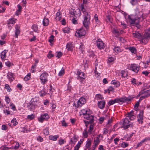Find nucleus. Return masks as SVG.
Wrapping results in <instances>:
<instances>
[{
    "instance_id": "nucleus-1",
    "label": "nucleus",
    "mask_w": 150,
    "mask_h": 150,
    "mask_svg": "<svg viewBox=\"0 0 150 150\" xmlns=\"http://www.w3.org/2000/svg\"><path fill=\"white\" fill-rule=\"evenodd\" d=\"M83 23L84 26L86 29L87 30L89 28V25L90 24V20L91 19L90 13L88 12L83 13Z\"/></svg>"
},
{
    "instance_id": "nucleus-2",
    "label": "nucleus",
    "mask_w": 150,
    "mask_h": 150,
    "mask_svg": "<svg viewBox=\"0 0 150 150\" xmlns=\"http://www.w3.org/2000/svg\"><path fill=\"white\" fill-rule=\"evenodd\" d=\"M140 17L135 16L134 15L129 16L128 18L129 19V21L131 24H135L136 25H138L139 23V20Z\"/></svg>"
},
{
    "instance_id": "nucleus-3",
    "label": "nucleus",
    "mask_w": 150,
    "mask_h": 150,
    "mask_svg": "<svg viewBox=\"0 0 150 150\" xmlns=\"http://www.w3.org/2000/svg\"><path fill=\"white\" fill-rule=\"evenodd\" d=\"M140 94H142V96L140 97L139 99V102L150 96V89L146 91H144V90H142L141 91Z\"/></svg>"
},
{
    "instance_id": "nucleus-4",
    "label": "nucleus",
    "mask_w": 150,
    "mask_h": 150,
    "mask_svg": "<svg viewBox=\"0 0 150 150\" xmlns=\"http://www.w3.org/2000/svg\"><path fill=\"white\" fill-rule=\"evenodd\" d=\"M129 121L127 118H125L123 120L122 122L120 123L122 124V127L124 129H126L129 127H132L133 126L132 124H129Z\"/></svg>"
},
{
    "instance_id": "nucleus-5",
    "label": "nucleus",
    "mask_w": 150,
    "mask_h": 150,
    "mask_svg": "<svg viewBox=\"0 0 150 150\" xmlns=\"http://www.w3.org/2000/svg\"><path fill=\"white\" fill-rule=\"evenodd\" d=\"M150 37V33L148 31L145 33L144 35L141 38L142 42L143 44H146L148 41L149 38Z\"/></svg>"
},
{
    "instance_id": "nucleus-6",
    "label": "nucleus",
    "mask_w": 150,
    "mask_h": 150,
    "mask_svg": "<svg viewBox=\"0 0 150 150\" xmlns=\"http://www.w3.org/2000/svg\"><path fill=\"white\" fill-rule=\"evenodd\" d=\"M86 33L85 30L83 28L77 30L75 33V35L78 38H81L84 36Z\"/></svg>"
},
{
    "instance_id": "nucleus-7",
    "label": "nucleus",
    "mask_w": 150,
    "mask_h": 150,
    "mask_svg": "<svg viewBox=\"0 0 150 150\" xmlns=\"http://www.w3.org/2000/svg\"><path fill=\"white\" fill-rule=\"evenodd\" d=\"M48 74L46 72H44L40 76V79L41 81V83L43 84H44L47 81V77Z\"/></svg>"
},
{
    "instance_id": "nucleus-8",
    "label": "nucleus",
    "mask_w": 150,
    "mask_h": 150,
    "mask_svg": "<svg viewBox=\"0 0 150 150\" xmlns=\"http://www.w3.org/2000/svg\"><path fill=\"white\" fill-rule=\"evenodd\" d=\"M49 118V116L47 113H43L38 118V120L39 122L42 123L43 121L47 120Z\"/></svg>"
},
{
    "instance_id": "nucleus-9",
    "label": "nucleus",
    "mask_w": 150,
    "mask_h": 150,
    "mask_svg": "<svg viewBox=\"0 0 150 150\" xmlns=\"http://www.w3.org/2000/svg\"><path fill=\"white\" fill-rule=\"evenodd\" d=\"M16 19L12 18L7 21V25L10 29L12 28V26L16 23Z\"/></svg>"
},
{
    "instance_id": "nucleus-10",
    "label": "nucleus",
    "mask_w": 150,
    "mask_h": 150,
    "mask_svg": "<svg viewBox=\"0 0 150 150\" xmlns=\"http://www.w3.org/2000/svg\"><path fill=\"white\" fill-rule=\"evenodd\" d=\"M86 103V100L85 98L81 97L77 102V105H76L75 103H74V105L77 107H81Z\"/></svg>"
},
{
    "instance_id": "nucleus-11",
    "label": "nucleus",
    "mask_w": 150,
    "mask_h": 150,
    "mask_svg": "<svg viewBox=\"0 0 150 150\" xmlns=\"http://www.w3.org/2000/svg\"><path fill=\"white\" fill-rule=\"evenodd\" d=\"M128 67L129 69L136 73H138L139 69V67L135 64H131Z\"/></svg>"
},
{
    "instance_id": "nucleus-12",
    "label": "nucleus",
    "mask_w": 150,
    "mask_h": 150,
    "mask_svg": "<svg viewBox=\"0 0 150 150\" xmlns=\"http://www.w3.org/2000/svg\"><path fill=\"white\" fill-rule=\"evenodd\" d=\"M96 42V45L99 49L101 50L104 48L105 47L104 43L100 39H98Z\"/></svg>"
},
{
    "instance_id": "nucleus-13",
    "label": "nucleus",
    "mask_w": 150,
    "mask_h": 150,
    "mask_svg": "<svg viewBox=\"0 0 150 150\" xmlns=\"http://www.w3.org/2000/svg\"><path fill=\"white\" fill-rule=\"evenodd\" d=\"M76 75L78 76V79L80 80L83 81L85 79V74L81 70L77 71Z\"/></svg>"
},
{
    "instance_id": "nucleus-14",
    "label": "nucleus",
    "mask_w": 150,
    "mask_h": 150,
    "mask_svg": "<svg viewBox=\"0 0 150 150\" xmlns=\"http://www.w3.org/2000/svg\"><path fill=\"white\" fill-rule=\"evenodd\" d=\"M112 32L115 35V36L117 37L120 34L123 33V31L122 30H119L117 28H114L112 30Z\"/></svg>"
},
{
    "instance_id": "nucleus-15",
    "label": "nucleus",
    "mask_w": 150,
    "mask_h": 150,
    "mask_svg": "<svg viewBox=\"0 0 150 150\" xmlns=\"http://www.w3.org/2000/svg\"><path fill=\"white\" fill-rule=\"evenodd\" d=\"M85 119L89 120V122L92 123L94 120V116L91 114V113H88L87 115H85L84 117Z\"/></svg>"
},
{
    "instance_id": "nucleus-16",
    "label": "nucleus",
    "mask_w": 150,
    "mask_h": 150,
    "mask_svg": "<svg viewBox=\"0 0 150 150\" xmlns=\"http://www.w3.org/2000/svg\"><path fill=\"white\" fill-rule=\"evenodd\" d=\"M129 100V99L127 98L124 97L120 98H117L115 99V101L116 103L121 104L123 103L126 102L127 101Z\"/></svg>"
},
{
    "instance_id": "nucleus-17",
    "label": "nucleus",
    "mask_w": 150,
    "mask_h": 150,
    "mask_svg": "<svg viewBox=\"0 0 150 150\" xmlns=\"http://www.w3.org/2000/svg\"><path fill=\"white\" fill-rule=\"evenodd\" d=\"M100 142L99 137H96L94 139L93 144L92 146L94 147V149H95L99 144Z\"/></svg>"
},
{
    "instance_id": "nucleus-18",
    "label": "nucleus",
    "mask_w": 150,
    "mask_h": 150,
    "mask_svg": "<svg viewBox=\"0 0 150 150\" xmlns=\"http://www.w3.org/2000/svg\"><path fill=\"white\" fill-rule=\"evenodd\" d=\"M143 111H141L137 117V121L139 123L142 124L143 123Z\"/></svg>"
},
{
    "instance_id": "nucleus-19",
    "label": "nucleus",
    "mask_w": 150,
    "mask_h": 150,
    "mask_svg": "<svg viewBox=\"0 0 150 150\" xmlns=\"http://www.w3.org/2000/svg\"><path fill=\"white\" fill-rule=\"evenodd\" d=\"M74 47V46L72 42H70L67 43L66 48L68 50L72 51Z\"/></svg>"
},
{
    "instance_id": "nucleus-20",
    "label": "nucleus",
    "mask_w": 150,
    "mask_h": 150,
    "mask_svg": "<svg viewBox=\"0 0 150 150\" xmlns=\"http://www.w3.org/2000/svg\"><path fill=\"white\" fill-rule=\"evenodd\" d=\"M81 112L83 115V117L84 118L85 115H87L88 113H91V112L90 110L88 109H83L81 110Z\"/></svg>"
},
{
    "instance_id": "nucleus-21",
    "label": "nucleus",
    "mask_w": 150,
    "mask_h": 150,
    "mask_svg": "<svg viewBox=\"0 0 150 150\" xmlns=\"http://www.w3.org/2000/svg\"><path fill=\"white\" fill-rule=\"evenodd\" d=\"M98 107L101 109H103L105 107V102L103 100L100 101H98Z\"/></svg>"
},
{
    "instance_id": "nucleus-22",
    "label": "nucleus",
    "mask_w": 150,
    "mask_h": 150,
    "mask_svg": "<svg viewBox=\"0 0 150 150\" xmlns=\"http://www.w3.org/2000/svg\"><path fill=\"white\" fill-rule=\"evenodd\" d=\"M16 29L15 31V34L16 37L17 38L18 35L20 34V31L19 30L20 27L17 25L15 26Z\"/></svg>"
},
{
    "instance_id": "nucleus-23",
    "label": "nucleus",
    "mask_w": 150,
    "mask_h": 150,
    "mask_svg": "<svg viewBox=\"0 0 150 150\" xmlns=\"http://www.w3.org/2000/svg\"><path fill=\"white\" fill-rule=\"evenodd\" d=\"M7 76L9 80L11 81H12L14 79L13 74L11 72H8L7 74Z\"/></svg>"
},
{
    "instance_id": "nucleus-24",
    "label": "nucleus",
    "mask_w": 150,
    "mask_h": 150,
    "mask_svg": "<svg viewBox=\"0 0 150 150\" xmlns=\"http://www.w3.org/2000/svg\"><path fill=\"white\" fill-rule=\"evenodd\" d=\"M79 10L81 11L83 13L87 12L85 8L84 4H79Z\"/></svg>"
},
{
    "instance_id": "nucleus-25",
    "label": "nucleus",
    "mask_w": 150,
    "mask_h": 150,
    "mask_svg": "<svg viewBox=\"0 0 150 150\" xmlns=\"http://www.w3.org/2000/svg\"><path fill=\"white\" fill-rule=\"evenodd\" d=\"M7 50H5L3 51L1 54V59L3 60L6 57V54L8 52Z\"/></svg>"
},
{
    "instance_id": "nucleus-26",
    "label": "nucleus",
    "mask_w": 150,
    "mask_h": 150,
    "mask_svg": "<svg viewBox=\"0 0 150 150\" xmlns=\"http://www.w3.org/2000/svg\"><path fill=\"white\" fill-rule=\"evenodd\" d=\"M114 88L111 86H109L108 88L107 89L105 90V92H108L109 94H110V92L112 93L114 92Z\"/></svg>"
},
{
    "instance_id": "nucleus-27",
    "label": "nucleus",
    "mask_w": 150,
    "mask_h": 150,
    "mask_svg": "<svg viewBox=\"0 0 150 150\" xmlns=\"http://www.w3.org/2000/svg\"><path fill=\"white\" fill-rule=\"evenodd\" d=\"M133 37L138 38L139 39H141L142 35L141 34L138 32H135L132 33Z\"/></svg>"
},
{
    "instance_id": "nucleus-28",
    "label": "nucleus",
    "mask_w": 150,
    "mask_h": 150,
    "mask_svg": "<svg viewBox=\"0 0 150 150\" xmlns=\"http://www.w3.org/2000/svg\"><path fill=\"white\" fill-rule=\"evenodd\" d=\"M59 137L58 135L54 136L51 135L49 137V138L50 140L55 141L57 140Z\"/></svg>"
},
{
    "instance_id": "nucleus-29",
    "label": "nucleus",
    "mask_w": 150,
    "mask_h": 150,
    "mask_svg": "<svg viewBox=\"0 0 150 150\" xmlns=\"http://www.w3.org/2000/svg\"><path fill=\"white\" fill-rule=\"evenodd\" d=\"M28 109L31 110L34 109L35 108V105L32 102L30 101L28 106Z\"/></svg>"
},
{
    "instance_id": "nucleus-30",
    "label": "nucleus",
    "mask_w": 150,
    "mask_h": 150,
    "mask_svg": "<svg viewBox=\"0 0 150 150\" xmlns=\"http://www.w3.org/2000/svg\"><path fill=\"white\" fill-rule=\"evenodd\" d=\"M17 7L18 9L16 11L15 14L16 15L18 16L21 11L22 7L19 4L17 5Z\"/></svg>"
},
{
    "instance_id": "nucleus-31",
    "label": "nucleus",
    "mask_w": 150,
    "mask_h": 150,
    "mask_svg": "<svg viewBox=\"0 0 150 150\" xmlns=\"http://www.w3.org/2000/svg\"><path fill=\"white\" fill-rule=\"evenodd\" d=\"M128 49L132 53L135 54L137 52V49L134 47H128Z\"/></svg>"
},
{
    "instance_id": "nucleus-32",
    "label": "nucleus",
    "mask_w": 150,
    "mask_h": 150,
    "mask_svg": "<svg viewBox=\"0 0 150 150\" xmlns=\"http://www.w3.org/2000/svg\"><path fill=\"white\" fill-rule=\"evenodd\" d=\"M49 21L48 18H45L43 21V24L44 26H46L49 24Z\"/></svg>"
},
{
    "instance_id": "nucleus-33",
    "label": "nucleus",
    "mask_w": 150,
    "mask_h": 150,
    "mask_svg": "<svg viewBox=\"0 0 150 150\" xmlns=\"http://www.w3.org/2000/svg\"><path fill=\"white\" fill-rule=\"evenodd\" d=\"M61 16L59 12H57L55 18L57 21H59L61 20Z\"/></svg>"
},
{
    "instance_id": "nucleus-34",
    "label": "nucleus",
    "mask_w": 150,
    "mask_h": 150,
    "mask_svg": "<svg viewBox=\"0 0 150 150\" xmlns=\"http://www.w3.org/2000/svg\"><path fill=\"white\" fill-rule=\"evenodd\" d=\"M111 83L115 85L116 87H119L120 85L119 82L115 81V80L112 81L111 82Z\"/></svg>"
},
{
    "instance_id": "nucleus-35",
    "label": "nucleus",
    "mask_w": 150,
    "mask_h": 150,
    "mask_svg": "<svg viewBox=\"0 0 150 150\" xmlns=\"http://www.w3.org/2000/svg\"><path fill=\"white\" fill-rule=\"evenodd\" d=\"M121 74H122V77H126L128 75V73L127 71H121Z\"/></svg>"
},
{
    "instance_id": "nucleus-36",
    "label": "nucleus",
    "mask_w": 150,
    "mask_h": 150,
    "mask_svg": "<svg viewBox=\"0 0 150 150\" xmlns=\"http://www.w3.org/2000/svg\"><path fill=\"white\" fill-rule=\"evenodd\" d=\"M21 131L23 133H27L29 131V130L28 129L25 127H23L21 128Z\"/></svg>"
},
{
    "instance_id": "nucleus-37",
    "label": "nucleus",
    "mask_w": 150,
    "mask_h": 150,
    "mask_svg": "<svg viewBox=\"0 0 150 150\" xmlns=\"http://www.w3.org/2000/svg\"><path fill=\"white\" fill-rule=\"evenodd\" d=\"M43 132L44 134L47 135L49 134V129L48 127H46L43 129Z\"/></svg>"
},
{
    "instance_id": "nucleus-38",
    "label": "nucleus",
    "mask_w": 150,
    "mask_h": 150,
    "mask_svg": "<svg viewBox=\"0 0 150 150\" xmlns=\"http://www.w3.org/2000/svg\"><path fill=\"white\" fill-rule=\"evenodd\" d=\"M65 73V71L64 69L62 68L60 71L59 72L58 74V76H61L63 75Z\"/></svg>"
},
{
    "instance_id": "nucleus-39",
    "label": "nucleus",
    "mask_w": 150,
    "mask_h": 150,
    "mask_svg": "<svg viewBox=\"0 0 150 150\" xmlns=\"http://www.w3.org/2000/svg\"><path fill=\"white\" fill-rule=\"evenodd\" d=\"M91 145V141L89 139H88L86 142V148H88L90 147Z\"/></svg>"
},
{
    "instance_id": "nucleus-40",
    "label": "nucleus",
    "mask_w": 150,
    "mask_h": 150,
    "mask_svg": "<svg viewBox=\"0 0 150 150\" xmlns=\"http://www.w3.org/2000/svg\"><path fill=\"white\" fill-rule=\"evenodd\" d=\"M11 122L14 126L17 125L18 124V122L17 121V120L16 118H13L11 120Z\"/></svg>"
},
{
    "instance_id": "nucleus-41",
    "label": "nucleus",
    "mask_w": 150,
    "mask_h": 150,
    "mask_svg": "<svg viewBox=\"0 0 150 150\" xmlns=\"http://www.w3.org/2000/svg\"><path fill=\"white\" fill-rule=\"evenodd\" d=\"M95 98L97 100H102L103 99V97L100 94H96L95 96Z\"/></svg>"
},
{
    "instance_id": "nucleus-42",
    "label": "nucleus",
    "mask_w": 150,
    "mask_h": 150,
    "mask_svg": "<svg viewBox=\"0 0 150 150\" xmlns=\"http://www.w3.org/2000/svg\"><path fill=\"white\" fill-rule=\"evenodd\" d=\"M150 140V137H147L145 138L144 139L141 141L140 143L139 144L138 146H139L140 144H142L144 142H146Z\"/></svg>"
},
{
    "instance_id": "nucleus-43",
    "label": "nucleus",
    "mask_w": 150,
    "mask_h": 150,
    "mask_svg": "<svg viewBox=\"0 0 150 150\" xmlns=\"http://www.w3.org/2000/svg\"><path fill=\"white\" fill-rule=\"evenodd\" d=\"M114 51L116 53H118L121 52V50L119 47H115L113 48Z\"/></svg>"
},
{
    "instance_id": "nucleus-44",
    "label": "nucleus",
    "mask_w": 150,
    "mask_h": 150,
    "mask_svg": "<svg viewBox=\"0 0 150 150\" xmlns=\"http://www.w3.org/2000/svg\"><path fill=\"white\" fill-rule=\"evenodd\" d=\"M32 28L35 32H38V27L37 25H33L32 27Z\"/></svg>"
},
{
    "instance_id": "nucleus-45",
    "label": "nucleus",
    "mask_w": 150,
    "mask_h": 150,
    "mask_svg": "<svg viewBox=\"0 0 150 150\" xmlns=\"http://www.w3.org/2000/svg\"><path fill=\"white\" fill-rule=\"evenodd\" d=\"M34 114H32L31 115H28L27 116V119L30 120H32L34 118Z\"/></svg>"
},
{
    "instance_id": "nucleus-46",
    "label": "nucleus",
    "mask_w": 150,
    "mask_h": 150,
    "mask_svg": "<svg viewBox=\"0 0 150 150\" xmlns=\"http://www.w3.org/2000/svg\"><path fill=\"white\" fill-rule=\"evenodd\" d=\"M5 88L6 89L7 91L8 92H10L11 91V89L9 85L8 84H6L5 86Z\"/></svg>"
},
{
    "instance_id": "nucleus-47",
    "label": "nucleus",
    "mask_w": 150,
    "mask_h": 150,
    "mask_svg": "<svg viewBox=\"0 0 150 150\" xmlns=\"http://www.w3.org/2000/svg\"><path fill=\"white\" fill-rule=\"evenodd\" d=\"M62 126L65 127L67 126V124L65 122V119L63 118L62 122Z\"/></svg>"
},
{
    "instance_id": "nucleus-48",
    "label": "nucleus",
    "mask_w": 150,
    "mask_h": 150,
    "mask_svg": "<svg viewBox=\"0 0 150 150\" xmlns=\"http://www.w3.org/2000/svg\"><path fill=\"white\" fill-rule=\"evenodd\" d=\"M81 143L78 142L77 144L74 147V150H78L80 146Z\"/></svg>"
},
{
    "instance_id": "nucleus-49",
    "label": "nucleus",
    "mask_w": 150,
    "mask_h": 150,
    "mask_svg": "<svg viewBox=\"0 0 150 150\" xmlns=\"http://www.w3.org/2000/svg\"><path fill=\"white\" fill-rule=\"evenodd\" d=\"M116 102L115 101V99L113 100H110L108 102V105L109 106L112 105L116 103Z\"/></svg>"
},
{
    "instance_id": "nucleus-50",
    "label": "nucleus",
    "mask_w": 150,
    "mask_h": 150,
    "mask_svg": "<svg viewBox=\"0 0 150 150\" xmlns=\"http://www.w3.org/2000/svg\"><path fill=\"white\" fill-rule=\"evenodd\" d=\"M128 146V144L125 142H123L121 144V146L122 147L125 148L127 147Z\"/></svg>"
},
{
    "instance_id": "nucleus-51",
    "label": "nucleus",
    "mask_w": 150,
    "mask_h": 150,
    "mask_svg": "<svg viewBox=\"0 0 150 150\" xmlns=\"http://www.w3.org/2000/svg\"><path fill=\"white\" fill-rule=\"evenodd\" d=\"M65 142V141H64V140L62 139H61L58 141V143L60 145L64 144Z\"/></svg>"
},
{
    "instance_id": "nucleus-52",
    "label": "nucleus",
    "mask_w": 150,
    "mask_h": 150,
    "mask_svg": "<svg viewBox=\"0 0 150 150\" xmlns=\"http://www.w3.org/2000/svg\"><path fill=\"white\" fill-rule=\"evenodd\" d=\"M127 117H129L134 115V113L133 111L132 110L129 112H128L127 114Z\"/></svg>"
},
{
    "instance_id": "nucleus-53",
    "label": "nucleus",
    "mask_w": 150,
    "mask_h": 150,
    "mask_svg": "<svg viewBox=\"0 0 150 150\" xmlns=\"http://www.w3.org/2000/svg\"><path fill=\"white\" fill-rule=\"evenodd\" d=\"M12 149V147L9 148L8 147H6V146H2L1 147V149L2 150H8L9 149Z\"/></svg>"
},
{
    "instance_id": "nucleus-54",
    "label": "nucleus",
    "mask_w": 150,
    "mask_h": 150,
    "mask_svg": "<svg viewBox=\"0 0 150 150\" xmlns=\"http://www.w3.org/2000/svg\"><path fill=\"white\" fill-rule=\"evenodd\" d=\"M130 3L132 5H134L137 4V0H131Z\"/></svg>"
},
{
    "instance_id": "nucleus-55",
    "label": "nucleus",
    "mask_w": 150,
    "mask_h": 150,
    "mask_svg": "<svg viewBox=\"0 0 150 150\" xmlns=\"http://www.w3.org/2000/svg\"><path fill=\"white\" fill-rule=\"evenodd\" d=\"M83 134L84 138H86L88 136L87 132L86 130H85L83 133Z\"/></svg>"
},
{
    "instance_id": "nucleus-56",
    "label": "nucleus",
    "mask_w": 150,
    "mask_h": 150,
    "mask_svg": "<svg viewBox=\"0 0 150 150\" xmlns=\"http://www.w3.org/2000/svg\"><path fill=\"white\" fill-rule=\"evenodd\" d=\"M39 94L40 96L42 97L45 95V93L44 91H41L40 92Z\"/></svg>"
},
{
    "instance_id": "nucleus-57",
    "label": "nucleus",
    "mask_w": 150,
    "mask_h": 150,
    "mask_svg": "<svg viewBox=\"0 0 150 150\" xmlns=\"http://www.w3.org/2000/svg\"><path fill=\"white\" fill-rule=\"evenodd\" d=\"M93 125L91 124L89 127V128L88 130L89 132H91L93 130Z\"/></svg>"
},
{
    "instance_id": "nucleus-58",
    "label": "nucleus",
    "mask_w": 150,
    "mask_h": 150,
    "mask_svg": "<svg viewBox=\"0 0 150 150\" xmlns=\"http://www.w3.org/2000/svg\"><path fill=\"white\" fill-rule=\"evenodd\" d=\"M89 55L91 57H93L94 56V54L93 51H90L89 52Z\"/></svg>"
},
{
    "instance_id": "nucleus-59",
    "label": "nucleus",
    "mask_w": 150,
    "mask_h": 150,
    "mask_svg": "<svg viewBox=\"0 0 150 150\" xmlns=\"http://www.w3.org/2000/svg\"><path fill=\"white\" fill-rule=\"evenodd\" d=\"M132 84L136 85L137 84V82L136 79L134 78L132 79L131 81Z\"/></svg>"
},
{
    "instance_id": "nucleus-60",
    "label": "nucleus",
    "mask_w": 150,
    "mask_h": 150,
    "mask_svg": "<svg viewBox=\"0 0 150 150\" xmlns=\"http://www.w3.org/2000/svg\"><path fill=\"white\" fill-rule=\"evenodd\" d=\"M108 129L106 128H104L103 129V134L105 135L108 133Z\"/></svg>"
},
{
    "instance_id": "nucleus-61",
    "label": "nucleus",
    "mask_w": 150,
    "mask_h": 150,
    "mask_svg": "<svg viewBox=\"0 0 150 150\" xmlns=\"http://www.w3.org/2000/svg\"><path fill=\"white\" fill-rule=\"evenodd\" d=\"M15 145L14 146V148L15 149H18L19 147V144L18 142H15Z\"/></svg>"
},
{
    "instance_id": "nucleus-62",
    "label": "nucleus",
    "mask_w": 150,
    "mask_h": 150,
    "mask_svg": "<svg viewBox=\"0 0 150 150\" xmlns=\"http://www.w3.org/2000/svg\"><path fill=\"white\" fill-rule=\"evenodd\" d=\"M54 36L53 35H51L50 38L49 40V41L50 42H52L54 40Z\"/></svg>"
},
{
    "instance_id": "nucleus-63",
    "label": "nucleus",
    "mask_w": 150,
    "mask_h": 150,
    "mask_svg": "<svg viewBox=\"0 0 150 150\" xmlns=\"http://www.w3.org/2000/svg\"><path fill=\"white\" fill-rule=\"evenodd\" d=\"M62 30L64 33H69V30L67 28L63 29Z\"/></svg>"
},
{
    "instance_id": "nucleus-64",
    "label": "nucleus",
    "mask_w": 150,
    "mask_h": 150,
    "mask_svg": "<svg viewBox=\"0 0 150 150\" xmlns=\"http://www.w3.org/2000/svg\"><path fill=\"white\" fill-rule=\"evenodd\" d=\"M37 140L40 142H42L43 140V138L40 136H39L37 137Z\"/></svg>"
}]
</instances>
